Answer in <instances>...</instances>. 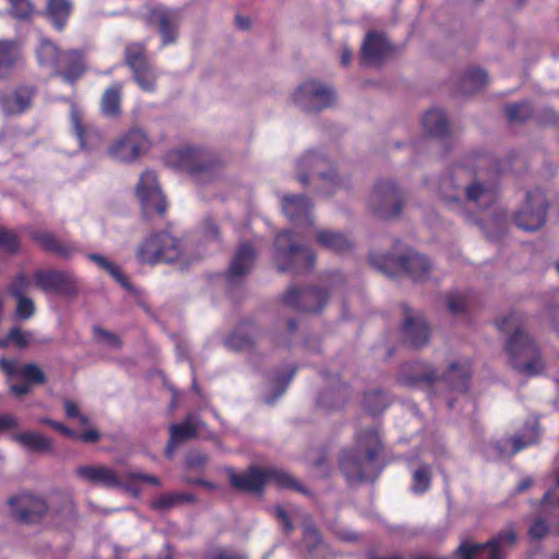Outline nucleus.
<instances>
[{
  "instance_id": "37",
  "label": "nucleus",
  "mask_w": 559,
  "mask_h": 559,
  "mask_svg": "<svg viewBox=\"0 0 559 559\" xmlns=\"http://www.w3.org/2000/svg\"><path fill=\"white\" fill-rule=\"evenodd\" d=\"M32 239L38 242L45 250L63 259H69L74 252L72 247L61 243L51 233L36 230L32 233Z\"/></svg>"
},
{
  "instance_id": "3",
  "label": "nucleus",
  "mask_w": 559,
  "mask_h": 559,
  "mask_svg": "<svg viewBox=\"0 0 559 559\" xmlns=\"http://www.w3.org/2000/svg\"><path fill=\"white\" fill-rule=\"evenodd\" d=\"M370 263L390 278L405 274L415 283L427 281L432 271V264L427 257L403 246L400 240L395 241L391 252L371 254Z\"/></svg>"
},
{
  "instance_id": "25",
  "label": "nucleus",
  "mask_w": 559,
  "mask_h": 559,
  "mask_svg": "<svg viewBox=\"0 0 559 559\" xmlns=\"http://www.w3.org/2000/svg\"><path fill=\"white\" fill-rule=\"evenodd\" d=\"M282 209L285 216L296 226L312 225V203L304 194H287L282 198Z\"/></svg>"
},
{
  "instance_id": "24",
  "label": "nucleus",
  "mask_w": 559,
  "mask_h": 559,
  "mask_svg": "<svg viewBox=\"0 0 559 559\" xmlns=\"http://www.w3.org/2000/svg\"><path fill=\"white\" fill-rule=\"evenodd\" d=\"M75 475L94 486L116 488L121 485L119 473L107 465H82L75 469Z\"/></svg>"
},
{
  "instance_id": "39",
  "label": "nucleus",
  "mask_w": 559,
  "mask_h": 559,
  "mask_svg": "<svg viewBox=\"0 0 559 559\" xmlns=\"http://www.w3.org/2000/svg\"><path fill=\"white\" fill-rule=\"evenodd\" d=\"M14 440L32 452L49 453L52 451L51 440L38 432L17 433L14 436Z\"/></svg>"
},
{
  "instance_id": "41",
  "label": "nucleus",
  "mask_w": 559,
  "mask_h": 559,
  "mask_svg": "<svg viewBox=\"0 0 559 559\" xmlns=\"http://www.w3.org/2000/svg\"><path fill=\"white\" fill-rule=\"evenodd\" d=\"M63 52H60L58 47L50 40H43L37 50V57L41 66L50 67L53 70V74L59 71V67H63L61 57Z\"/></svg>"
},
{
  "instance_id": "6",
  "label": "nucleus",
  "mask_w": 559,
  "mask_h": 559,
  "mask_svg": "<svg viewBox=\"0 0 559 559\" xmlns=\"http://www.w3.org/2000/svg\"><path fill=\"white\" fill-rule=\"evenodd\" d=\"M405 203V193L391 179H382L376 182L368 198L369 211L381 219L397 217Z\"/></svg>"
},
{
  "instance_id": "55",
  "label": "nucleus",
  "mask_w": 559,
  "mask_h": 559,
  "mask_svg": "<svg viewBox=\"0 0 559 559\" xmlns=\"http://www.w3.org/2000/svg\"><path fill=\"white\" fill-rule=\"evenodd\" d=\"M20 376L29 384H44L47 377L40 367L34 362L25 364L19 369Z\"/></svg>"
},
{
  "instance_id": "50",
  "label": "nucleus",
  "mask_w": 559,
  "mask_h": 559,
  "mask_svg": "<svg viewBox=\"0 0 559 559\" xmlns=\"http://www.w3.org/2000/svg\"><path fill=\"white\" fill-rule=\"evenodd\" d=\"M432 471L430 465L420 463L413 472L412 489L416 493H424L431 484Z\"/></svg>"
},
{
  "instance_id": "4",
  "label": "nucleus",
  "mask_w": 559,
  "mask_h": 559,
  "mask_svg": "<svg viewBox=\"0 0 559 559\" xmlns=\"http://www.w3.org/2000/svg\"><path fill=\"white\" fill-rule=\"evenodd\" d=\"M506 352L512 368L527 377L538 376L545 370L538 344L520 326L510 334Z\"/></svg>"
},
{
  "instance_id": "5",
  "label": "nucleus",
  "mask_w": 559,
  "mask_h": 559,
  "mask_svg": "<svg viewBox=\"0 0 559 559\" xmlns=\"http://www.w3.org/2000/svg\"><path fill=\"white\" fill-rule=\"evenodd\" d=\"M274 249L273 259L280 272L304 273L314 266V252L295 240L294 234L289 229L281 230L275 235Z\"/></svg>"
},
{
  "instance_id": "15",
  "label": "nucleus",
  "mask_w": 559,
  "mask_h": 559,
  "mask_svg": "<svg viewBox=\"0 0 559 559\" xmlns=\"http://www.w3.org/2000/svg\"><path fill=\"white\" fill-rule=\"evenodd\" d=\"M547 203L542 194L526 193V203L515 213V225L525 231H536L546 223Z\"/></svg>"
},
{
  "instance_id": "47",
  "label": "nucleus",
  "mask_w": 559,
  "mask_h": 559,
  "mask_svg": "<svg viewBox=\"0 0 559 559\" xmlns=\"http://www.w3.org/2000/svg\"><path fill=\"white\" fill-rule=\"evenodd\" d=\"M504 115L510 123L522 124L533 116V106L530 102L507 104L503 108Z\"/></svg>"
},
{
  "instance_id": "17",
  "label": "nucleus",
  "mask_w": 559,
  "mask_h": 559,
  "mask_svg": "<svg viewBox=\"0 0 559 559\" xmlns=\"http://www.w3.org/2000/svg\"><path fill=\"white\" fill-rule=\"evenodd\" d=\"M145 21L148 26L157 29L164 46L174 44L177 40L180 15L176 10L163 7L151 8Z\"/></svg>"
},
{
  "instance_id": "28",
  "label": "nucleus",
  "mask_w": 559,
  "mask_h": 559,
  "mask_svg": "<svg viewBox=\"0 0 559 559\" xmlns=\"http://www.w3.org/2000/svg\"><path fill=\"white\" fill-rule=\"evenodd\" d=\"M472 373L471 361L464 360L463 362H452L440 379L454 391L467 392Z\"/></svg>"
},
{
  "instance_id": "38",
  "label": "nucleus",
  "mask_w": 559,
  "mask_h": 559,
  "mask_svg": "<svg viewBox=\"0 0 559 559\" xmlns=\"http://www.w3.org/2000/svg\"><path fill=\"white\" fill-rule=\"evenodd\" d=\"M540 437L539 421L534 418L527 421L521 435L513 436L510 441L512 442L513 449L512 454L520 452L527 445L537 443Z\"/></svg>"
},
{
  "instance_id": "44",
  "label": "nucleus",
  "mask_w": 559,
  "mask_h": 559,
  "mask_svg": "<svg viewBox=\"0 0 559 559\" xmlns=\"http://www.w3.org/2000/svg\"><path fill=\"white\" fill-rule=\"evenodd\" d=\"M267 479L275 483L276 486L284 489L294 490L304 495H310V491L293 475L285 471L273 468L265 469Z\"/></svg>"
},
{
  "instance_id": "54",
  "label": "nucleus",
  "mask_w": 559,
  "mask_h": 559,
  "mask_svg": "<svg viewBox=\"0 0 559 559\" xmlns=\"http://www.w3.org/2000/svg\"><path fill=\"white\" fill-rule=\"evenodd\" d=\"M135 82L141 88L152 92L155 87L156 75L153 69L146 64L132 71Z\"/></svg>"
},
{
  "instance_id": "60",
  "label": "nucleus",
  "mask_w": 559,
  "mask_h": 559,
  "mask_svg": "<svg viewBox=\"0 0 559 559\" xmlns=\"http://www.w3.org/2000/svg\"><path fill=\"white\" fill-rule=\"evenodd\" d=\"M9 342L13 343L19 348H25L28 346L32 333L22 331L19 326H13L8 332Z\"/></svg>"
},
{
  "instance_id": "35",
  "label": "nucleus",
  "mask_w": 559,
  "mask_h": 559,
  "mask_svg": "<svg viewBox=\"0 0 559 559\" xmlns=\"http://www.w3.org/2000/svg\"><path fill=\"white\" fill-rule=\"evenodd\" d=\"M423 127L433 138H445L450 134L449 120L440 109L428 110L423 117Z\"/></svg>"
},
{
  "instance_id": "12",
  "label": "nucleus",
  "mask_w": 559,
  "mask_h": 559,
  "mask_svg": "<svg viewBox=\"0 0 559 559\" xmlns=\"http://www.w3.org/2000/svg\"><path fill=\"white\" fill-rule=\"evenodd\" d=\"M34 282L37 288L45 294H55L61 297H74L79 294L76 276L66 270H37L34 273Z\"/></svg>"
},
{
  "instance_id": "33",
  "label": "nucleus",
  "mask_w": 559,
  "mask_h": 559,
  "mask_svg": "<svg viewBox=\"0 0 559 559\" xmlns=\"http://www.w3.org/2000/svg\"><path fill=\"white\" fill-rule=\"evenodd\" d=\"M122 84L116 83L105 90L100 98V112L109 119H118L121 114Z\"/></svg>"
},
{
  "instance_id": "59",
  "label": "nucleus",
  "mask_w": 559,
  "mask_h": 559,
  "mask_svg": "<svg viewBox=\"0 0 559 559\" xmlns=\"http://www.w3.org/2000/svg\"><path fill=\"white\" fill-rule=\"evenodd\" d=\"M439 379L435 369H428L421 374L409 376L403 379V383L408 386H415L420 383L432 384Z\"/></svg>"
},
{
  "instance_id": "21",
  "label": "nucleus",
  "mask_w": 559,
  "mask_h": 559,
  "mask_svg": "<svg viewBox=\"0 0 559 559\" xmlns=\"http://www.w3.org/2000/svg\"><path fill=\"white\" fill-rule=\"evenodd\" d=\"M329 166L330 162L325 156L316 151H309L297 163V180L302 186H309L310 177L312 181L325 179Z\"/></svg>"
},
{
  "instance_id": "52",
  "label": "nucleus",
  "mask_w": 559,
  "mask_h": 559,
  "mask_svg": "<svg viewBox=\"0 0 559 559\" xmlns=\"http://www.w3.org/2000/svg\"><path fill=\"white\" fill-rule=\"evenodd\" d=\"M70 118L73 127V131L80 142L82 148L90 147L88 139L92 132L88 131L83 124L82 117L75 105H72Z\"/></svg>"
},
{
  "instance_id": "51",
  "label": "nucleus",
  "mask_w": 559,
  "mask_h": 559,
  "mask_svg": "<svg viewBox=\"0 0 559 559\" xmlns=\"http://www.w3.org/2000/svg\"><path fill=\"white\" fill-rule=\"evenodd\" d=\"M0 249L10 255H15L21 249L19 235L3 225H0Z\"/></svg>"
},
{
  "instance_id": "42",
  "label": "nucleus",
  "mask_w": 559,
  "mask_h": 559,
  "mask_svg": "<svg viewBox=\"0 0 559 559\" xmlns=\"http://www.w3.org/2000/svg\"><path fill=\"white\" fill-rule=\"evenodd\" d=\"M326 175L328 178L313 181L314 190L320 194L330 197L335 193L336 190L345 188L348 183V180L341 178L331 165L326 168Z\"/></svg>"
},
{
  "instance_id": "49",
  "label": "nucleus",
  "mask_w": 559,
  "mask_h": 559,
  "mask_svg": "<svg viewBox=\"0 0 559 559\" xmlns=\"http://www.w3.org/2000/svg\"><path fill=\"white\" fill-rule=\"evenodd\" d=\"M124 61L132 71L148 64L145 46L140 43L128 45L124 50Z\"/></svg>"
},
{
  "instance_id": "57",
  "label": "nucleus",
  "mask_w": 559,
  "mask_h": 559,
  "mask_svg": "<svg viewBox=\"0 0 559 559\" xmlns=\"http://www.w3.org/2000/svg\"><path fill=\"white\" fill-rule=\"evenodd\" d=\"M93 335L97 342L107 344L110 347L120 348L122 345V342L117 334L107 331L99 325L93 326Z\"/></svg>"
},
{
  "instance_id": "56",
  "label": "nucleus",
  "mask_w": 559,
  "mask_h": 559,
  "mask_svg": "<svg viewBox=\"0 0 559 559\" xmlns=\"http://www.w3.org/2000/svg\"><path fill=\"white\" fill-rule=\"evenodd\" d=\"M304 543L310 555H314L318 548L322 545V536L314 525L304 526Z\"/></svg>"
},
{
  "instance_id": "32",
  "label": "nucleus",
  "mask_w": 559,
  "mask_h": 559,
  "mask_svg": "<svg viewBox=\"0 0 559 559\" xmlns=\"http://www.w3.org/2000/svg\"><path fill=\"white\" fill-rule=\"evenodd\" d=\"M21 58L16 40H0V80L8 79Z\"/></svg>"
},
{
  "instance_id": "31",
  "label": "nucleus",
  "mask_w": 559,
  "mask_h": 559,
  "mask_svg": "<svg viewBox=\"0 0 559 559\" xmlns=\"http://www.w3.org/2000/svg\"><path fill=\"white\" fill-rule=\"evenodd\" d=\"M59 71L55 75L61 76L66 82L73 84L85 72L86 68L83 61V55L78 50L63 52Z\"/></svg>"
},
{
  "instance_id": "34",
  "label": "nucleus",
  "mask_w": 559,
  "mask_h": 559,
  "mask_svg": "<svg viewBox=\"0 0 559 559\" xmlns=\"http://www.w3.org/2000/svg\"><path fill=\"white\" fill-rule=\"evenodd\" d=\"M316 241L322 248L335 253H344L352 249V241L342 233L331 229H320L317 231Z\"/></svg>"
},
{
  "instance_id": "62",
  "label": "nucleus",
  "mask_w": 559,
  "mask_h": 559,
  "mask_svg": "<svg viewBox=\"0 0 559 559\" xmlns=\"http://www.w3.org/2000/svg\"><path fill=\"white\" fill-rule=\"evenodd\" d=\"M448 310L454 316H462L466 312V299L457 294H450L447 298Z\"/></svg>"
},
{
  "instance_id": "7",
  "label": "nucleus",
  "mask_w": 559,
  "mask_h": 559,
  "mask_svg": "<svg viewBox=\"0 0 559 559\" xmlns=\"http://www.w3.org/2000/svg\"><path fill=\"white\" fill-rule=\"evenodd\" d=\"M181 255L180 242L166 231L152 233L136 248V258L141 263H173Z\"/></svg>"
},
{
  "instance_id": "14",
  "label": "nucleus",
  "mask_w": 559,
  "mask_h": 559,
  "mask_svg": "<svg viewBox=\"0 0 559 559\" xmlns=\"http://www.w3.org/2000/svg\"><path fill=\"white\" fill-rule=\"evenodd\" d=\"M136 197L142 203L145 215L156 213L164 215L167 210V202L157 182V176L152 170L144 171L136 185Z\"/></svg>"
},
{
  "instance_id": "2",
  "label": "nucleus",
  "mask_w": 559,
  "mask_h": 559,
  "mask_svg": "<svg viewBox=\"0 0 559 559\" xmlns=\"http://www.w3.org/2000/svg\"><path fill=\"white\" fill-rule=\"evenodd\" d=\"M168 164L189 177L198 186H207L224 176L225 162L210 148L187 146L173 151L167 156Z\"/></svg>"
},
{
  "instance_id": "18",
  "label": "nucleus",
  "mask_w": 559,
  "mask_h": 559,
  "mask_svg": "<svg viewBox=\"0 0 559 559\" xmlns=\"http://www.w3.org/2000/svg\"><path fill=\"white\" fill-rule=\"evenodd\" d=\"M226 474L230 486L241 492L261 493L267 480L266 471L257 465H250L242 473H237L235 468L228 467Z\"/></svg>"
},
{
  "instance_id": "26",
  "label": "nucleus",
  "mask_w": 559,
  "mask_h": 559,
  "mask_svg": "<svg viewBox=\"0 0 559 559\" xmlns=\"http://www.w3.org/2000/svg\"><path fill=\"white\" fill-rule=\"evenodd\" d=\"M36 88L33 85L16 86L10 94L0 98V107L8 115H19L31 107Z\"/></svg>"
},
{
  "instance_id": "63",
  "label": "nucleus",
  "mask_w": 559,
  "mask_h": 559,
  "mask_svg": "<svg viewBox=\"0 0 559 559\" xmlns=\"http://www.w3.org/2000/svg\"><path fill=\"white\" fill-rule=\"evenodd\" d=\"M29 287V281L24 273L17 274L10 285L9 292L14 298L25 297Z\"/></svg>"
},
{
  "instance_id": "48",
  "label": "nucleus",
  "mask_w": 559,
  "mask_h": 559,
  "mask_svg": "<svg viewBox=\"0 0 559 559\" xmlns=\"http://www.w3.org/2000/svg\"><path fill=\"white\" fill-rule=\"evenodd\" d=\"M362 404L368 413L376 416L386 408L389 402L384 391L373 389L365 392Z\"/></svg>"
},
{
  "instance_id": "11",
  "label": "nucleus",
  "mask_w": 559,
  "mask_h": 559,
  "mask_svg": "<svg viewBox=\"0 0 559 559\" xmlns=\"http://www.w3.org/2000/svg\"><path fill=\"white\" fill-rule=\"evenodd\" d=\"M401 337L404 344L413 348H421L429 343L430 326L423 312L411 308L406 304L401 305Z\"/></svg>"
},
{
  "instance_id": "22",
  "label": "nucleus",
  "mask_w": 559,
  "mask_h": 559,
  "mask_svg": "<svg viewBox=\"0 0 559 559\" xmlns=\"http://www.w3.org/2000/svg\"><path fill=\"white\" fill-rule=\"evenodd\" d=\"M255 259L257 252L254 248L248 242L241 243L225 273L226 281L230 285L238 284L241 278L252 271Z\"/></svg>"
},
{
  "instance_id": "23",
  "label": "nucleus",
  "mask_w": 559,
  "mask_h": 559,
  "mask_svg": "<svg viewBox=\"0 0 559 559\" xmlns=\"http://www.w3.org/2000/svg\"><path fill=\"white\" fill-rule=\"evenodd\" d=\"M202 423L193 414H188L186 418L179 424H173L169 427L170 438L165 449V455L168 459L174 456L176 449L189 440L195 439L199 436V427Z\"/></svg>"
},
{
  "instance_id": "9",
  "label": "nucleus",
  "mask_w": 559,
  "mask_h": 559,
  "mask_svg": "<svg viewBox=\"0 0 559 559\" xmlns=\"http://www.w3.org/2000/svg\"><path fill=\"white\" fill-rule=\"evenodd\" d=\"M330 290L323 286L298 287L292 285L282 296L285 306L304 313H320L330 299Z\"/></svg>"
},
{
  "instance_id": "20",
  "label": "nucleus",
  "mask_w": 559,
  "mask_h": 559,
  "mask_svg": "<svg viewBox=\"0 0 559 559\" xmlns=\"http://www.w3.org/2000/svg\"><path fill=\"white\" fill-rule=\"evenodd\" d=\"M350 395L349 385L340 378H335L319 392L316 405L325 412H337L346 406Z\"/></svg>"
},
{
  "instance_id": "10",
  "label": "nucleus",
  "mask_w": 559,
  "mask_h": 559,
  "mask_svg": "<svg viewBox=\"0 0 559 559\" xmlns=\"http://www.w3.org/2000/svg\"><path fill=\"white\" fill-rule=\"evenodd\" d=\"M518 536L512 527L500 531L486 543H471L464 540L455 549L454 555L460 559H475L483 550H488L487 559H506L507 549L514 546Z\"/></svg>"
},
{
  "instance_id": "43",
  "label": "nucleus",
  "mask_w": 559,
  "mask_h": 559,
  "mask_svg": "<svg viewBox=\"0 0 559 559\" xmlns=\"http://www.w3.org/2000/svg\"><path fill=\"white\" fill-rule=\"evenodd\" d=\"M87 258L110 274L124 289L129 292L133 290V285L130 283L129 278L114 262L99 253H90Z\"/></svg>"
},
{
  "instance_id": "36",
  "label": "nucleus",
  "mask_w": 559,
  "mask_h": 559,
  "mask_svg": "<svg viewBox=\"0 0 559 559\" xmlns=\"http://www.w3.org/2000/svg\"><path fill=\"white\" fill-rule=\"evenodd\" d=\"M71 11L72 2L70 0H47L46 16L58 31L63 29Z\"/></svg>"
},
{
  "instance_id": "40",
  "label": "nucleus",
  "mask_w": 559,
  "mask_h": 559,
  "mask_svg": "<svg viewBox=\"0 0 559 559\" xmlns=\"http://www.w3.org/2000/svg\"><path fill=\"white\" fill-rule=\"evenodd\" d=\"M488 83V74L483 69H469L465 72L459 86L461 94H473L484 88Z\"/></svg>"
},
{
  "instance_id": "64",
  "label": "nucleus",
  "mask_w": 559,
  "mask_h": 559,
  "mask_svg": "<svg viewBox=\"0 0 559 559\" xmlns=\"http://www.w3.org/2000/svg\"><path fill=\"white\" fill-rule=\"evenodd\" d=\"M535 119L543 127H559V115L551 108H544L536 115Z\"/></svg>"
},
{
  "instance_id": "45",
  "label": "nucleus",
  "mask_w": 559,
  "mask_h": 559,
  "mask_svg": "<svg viewBox=\"0 0 559 559\" xmlns=\"http://www.w3.org/2000/svg\"><path fill=\"white\" fill-rule=\"evenodd\" d=\"M225 344L236 352L251 350L255 347L257 336L245 331L240 325L226 338Z\"/></svg>"
},
{
  "instance_id": "19",
  "label": "nucleus",
  "mask_w": 559,
  "mask_h": 559,
  "mask_svg": "<svg viewBox=\"0 0 559 559\" xmlns=\"http://www.w3.org/2000/svg\"><path fill=\"white\" fill-rule=\"evenodd\" d=\"M148 141L143 130L133 128L129 133L109 148V154L120 160L131 162L146 151Z\"/></svg>"
},
{
  "instance_id": "29",
  "label": "nucleus",
  "mask_w": 559,
  "mask_h": 559,
  "mask_svg": "<svg viewBox=\"0 0 559 559\" xmlns=\"http://www.w3.org/2000/svg\"><path fill=\"white\" fill-rule=\"evenodd\" d=\"M49 512L56 522L60 524L71 523L76 520V509L73 498L68 493L55 495L48 502Z\"/></svg>"
},
{
  "instance_id": "27",
  "label": "nucleus",
  "mask_w": 559,
  "mask_h": 559,
  "mask_svg": "<svg viewBox=\"0 0 559 559\" xmlns=\"http://www.w3.org/2000/svg\"><path fill=\"white\" fill-rule=\"evenodd\" d=\"M463 193L467 201L474 203H490L493 199V183L487 182L479 171L472 174L467 169L466 179H463Z\"/></svg>"
},
{
  "instance_id": "53",
  "label": "nucleus",
  "mask_w": 559,
  "mask_h": 559,
  "mask_svg": "<svg viewBox=\"0 0 559 559\" xmlns=\"http://www.w3.org/2000/svg\"><path fill=\"white\" fill-rule=\"evenodd\" d=\"M297 371V367L293 366L290 369H289V372L288 374H278L275 379V384H274V391L271 395H265L263 401L265 404L267 405H272L274 404V402L281 396L283 395V393L286 391L289 382L292 381V379L294 378L295 373Z\"/></svg>"
},
{
  "instance_id": "61",
  "label": "nucleus",
  "mask_w": 559,
  "mask_h": 559,
  "mask_svg": "<svg viewBox=\"0 0 559 559\" xmlns=\"http://www.w3.org/2000/svg\"><path fill=\"white\" fill-rule=\"evenodd\" d=\"M17 300L15 314L21 320H27L35 313L34 301L28 297L15 298Z\"/></svg>"
},
{
  "instance_id": "8",
  "label": "nucleus",
  "mask_w": 559,
  "mask_h": 559,
  "mask_svg": "<svg viewBox=\"0 0 559 559\" xmlns=\"http://www.w3.org/2000/svg\"><path fill=\"white\" fill-rule=\"evenodd\" d=\"M336 98L335 91L318 80L302 82L293 94L294 104L308 114L333 107Z\"/></svg>"
},
{
  "instance_id": "13",
  "label": "nucleus",
  "mask_w": 559,
  "mask_h": 559,
  "mask_svg": "<svg viewBox=\"0 0 559 559\" xmlns=\"http://www.w3.org/2000/svg\"><path fill=\"white\" fill-rule=\"evenodd\" d=\"M11 515L24 524L39 523L48 515V502L40 496L28 491L11 497L8 501Z\"/></svg>"
},
{
  "instance_id": "30",
  "label": "nucleus",
  "mask_w": 559,
  "mask_h": 559,
  "mask_svg": "<svg viewBox=\"0 0 559 559\" xmlns=\"http://www.w3.org/2000/svg\"><path fill=\"white\" fill-rule=\"evenodd\" d=\"M390 51V45L379 33L368 32L361 45V58L368 63H378Z\"/></svg>"
},
{
  "instance_id": "46",
  "label": "nucleus",
  "mask_w": 559,
  "mask_h": 559,
  "mask_svg": "<svg viewBox=\"0 0 559 559\" xmlns=\"http://www.w3.org/2000/svg\"><path fill=\"white\" fill-rule=\"evenodd\" d=\"M197 497L190 492H174L163 495L153 502V507L157 510L168 511L177 506L185 503H194Z\"/></svg>"
},
{
  "instance_id": "1",
  "label": "nucleus",
  "mask_w": 559,
  "mask_h": 559,
  "mask_svg": "<svg viewBox=\"0 0 559 559\" xmlns=\"http://www.w3.org/2000/svg\"><path fill=\"white\" fill-rule=\"evenodd\" d=\"M385 444L376 428L361 429L355 445L340 453L338 466L349 486L373 483L385 466Z\"/></svg>"
},
{
  "instance_id": "58",
  "label": "nucleus",
  "mask_w": 559,
  "mask_h": 559,
  "mask_svg": "<svg viewBox=\"0 0 559 559\" xmlns=\"http://www.w3.org/2000/svg\"><path fill=\"white\" fill-rule=\"evenodd\" d=\"M9 2L10 14L17 20H27L34 11L29 0H9Z\"/></svg>"
},
{
  "instance_id": "16",
  "label": "nucleus",
  "mask_w": 559,
  "mask_h": 559,
  "mask_svg": "<svg viewBox=\"0 0 559 559\" xmlns=\"http://www.w3.org/2000/svg\"><path fill=\"white\" fill-rule=\"evenodd\" d=\"M467 168L465 166L455 167L452 173L442 176L438 185V195L452 210H457L464 214L462 210L463 200V179H466ZM469 218V215L465 213Z\"/></svg>"
}]
</instances>
